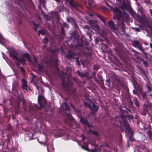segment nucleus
Returning <instances> with one entry per match:
<instances>
[{
	"instance_id": "nucleus-1",
	"label": "nucleus",
	"mask_w": 152,
	"mask_h": 152,
	"mask_svg": "<svg viewBox=\"0 0 152 152\" xmlns=\"http://www.w3.org/2000/svg\"><path fill=\"white\" fill-rule=\"evenodd\" d=\"M22 58H18V59L15 61V63L16 65L19 67L20 65V64H22L23 65L25 64L26 60L24 58L27 59L28 61H30L31 60V57L30 55L28 53H25L22 56Z\"/></svg>"
},
{
	"instance_id": "nucleus-2",
	"label": "nucleus",
	"mask_w": 152,
	"mask_h": 152,
	"mask_svg": "<svg viewBox=\"0 0 152 152\" xmlns=\"http://www.w3.org/2000/svg\"><path fill=\"white\" fill-rule=\"evenodd\" d=\"M132 44L134 47L137 48L141 50L145 56H147V54L143 48L142 47V45L140 44V42L137 40H134L132 41Z\"/></svg>"
},
{
	"instance_id": "nucleus-3",
	"label": "nucleus",
	"mask_w": 152,
	"mask_h": 152,
	"mask_svg": "<svg viewBox=\"0 0 152 152\" xmlns=\"http://www.w3.org/2000/svg\"><path fill=\"white\" fill-rule=\"evenodd\" d=\"M121 118L123 120V123L125 127L126 131L132 133V131L129 126V122L127 121L126 116V115H122L121 116Z\"/></svg>"
},
{
	"instance_id": "nucleus-4",
	"label": "nucleus",
	"mask_w": 152,
	"mask_h": 152,
	"mask_svg": "<svg viewBox=\"0 0 152 152\" xmlns=\"http://www.w3.org/2000/svg\"><path fill=\"white\" fill-rule=\"evenodd\" d=\"M9 56L10 57H11L14 60H15L16 61L18 59V52L15 50L14 49H11L9 50L8 51Z\"/></svg>"
},
{
	"instance_id": "nucleus-5",
	"label": "nucleus",
	"mask_w": 152,
	"mask_h": 152,
	"mask_svg": "<svg viewBox=\"0 0 152 152\" xmlns=\"http://www.w3.org/2000/svg\"><path fill=\"white\" fill-rule=\"evenodd\" d=\"M150 106H152V104H144L142 106L141 112V114L145 116L146 115L148 111V108L149 109V107Z\"/></svg>"
},
{
	"instance_id": "nucleus-6",
	"label": "nucleus",
	"mask_w": 152,
	"mask_h": 152,
	"mask_svg": "<svg viewBox=\"0 0 152 152\" xmlns=\"http://www.w3.org/2000/svg\"><path fill=\"white\" fill-rule=\"evenodd\" d=\"M80 121L81 123L84 125H87L89 129L93 126L92 125H90L88 120L85 118L80 117Z\"/></svg>"
},
{
	"instance_id": "nucleus-7",
	"label": "nucleus",
	"mask_w": 152,
	"mask_h": 152,
	"mask_svg": "<svg viewBox=\"0 0 152 152\" xmlns=\"http://www.w3.org/2000/svg\"><path fill=\"white\" fill-rule=\"evenodd\" d=\"M44 97L43 96L41 95H39L38 97V104L40 106V107H38V108L41 110L42 108L43 107L44 104L42 103L41 100L44 99Z\"/></svg>"
},
{
	"instance_id": "nucleus-8",
	"label": "nucleus",
	"mask_w": 152,
	"mask_h": 152,
	"mask_svg": "<svg viewBox=\"0 0 152 152\" xmlns=\"http://www.w3.org/2000/svg\"><path fill=\"white\" fill-rule=\"evenodd\" d=\"M139 92L141 94L143 100H147L148 99V97L146 94V92L143 91L142 88H140L139 89Z\"/></svg>"
},
{
	"instance_id": "nucleus-9",
	"label": "nucleus",
	"mask_w": 152,
	"mask_h": 152,
	"mask_svg": "<svg viewBox=\"0 0 152 152\" xmlns=\"http://www.w3.org/2000/svg\"><path fill=\"white\" fill-rule=\"evenodd\" d=\"M75 54L71 50H69L68 51V54L66 55V57L67 59H74Z\"/></svg>"
},
{
	"instance_id": "nucleus-10",
	"label": "nucleus",
	"mask_w": 152,
	"mask_h": 152,
	"mask_svg": "<svg viewBox=\"0 0 152 152\" xmlns=\"http://www.w3.org/2000/svg\"><path fill=\"white\" fill-rule=\"evenodd\" d=\"M90 109L92 111V113L94 114H95L96 112L98 111L99 107L94 103H93L92 104V107H91V106Z\"/></svg>"
},
{
	"instance_id": "nucleus-11",
	"label": "nucleus",
	"mask_w": 152,
	"mask_h": 152,
	"mask_svg": "<svg viewBox=\"0 0 152 152\" xmlns=\"http://www.w3.org/2000/svg\"><path fill=\"white\" fill-rule=\"evenodd\" d=\"M69 3L70 5L74 8H77L79 5L75 3L73 0H69L67 1Z\"/></svg>"
},
{
	"instance_id": "nucleus-12",
	"label": "nucleus",
	"mask_w": 152,
	"mask_h": 152,
	"mask_svg": "<svg viewBox=\"0 0 152 152\" xmlns=\"http://www.w3.org/2000/svg\"><path fill=\"white\" fill-rule=\"evenodd\" d=\"M64 106H65V112L68 117H70L71 115L70 114V110L69 107L66 103H64Z\"/></svg>"
},
{
	"instance_id": "nucleus-13",
	"label": "nucleus",
	"mask_w": 152,
	"mask_h": 152,
	"mask_svg": "<svg viewBox=\"0 0 152 152\" xmlns=\"http://www.w3.org/2000/svg\"><path fill=\"white\" fill-rule=\"evenodd\" d=\"M21 81L22 83V88L24 89H25L27 91H28L27 87L28 86L27 85V82L24 79H22Z\"/></svg>"
},
{
	"instance_id": "nucleus-14",
	"label": "nucleus",
	"mask_w": 152,
	"mask_h": 152,
	"mask_svg": "<svg viewBox=\"0 0 152 152\" xmlns=\"http://www.w3.org/2000/svg\"><path fill=\"white\" fill-rule=\"evenodd\" d=\"M145 87L148 88L147 92L150 93L152 91V84L150 82H148L146 84Z\"/></svg>"
},
{
	"instance_id": "nucleus-15",
	"label": "nucleus",
	"mask_w": 152,
	"mask_h": 152,
	"mask_svg": "<svg viewBox=\"0 0 152 152\" xmlns=\"http://www.w3.org/2000/svg\"><path fill=\"white\" fill-rule=\"evenodd\" d=\"M128 102L129 106V107L127 108V107H124V108H126L127 110L132 113L131 110L130 109V107H132L133 106V102L132 101L130 98H129L128 99Z\"/></svg>"
},
{
	"instance_id": "nucleus-16",
	"label": "nucleus",
	"mask_w": 152,
	"mask_h": 152,
	"mask_svg": "<svg viewBox=\"0 0 152 152\" xmlns=\"http://www.w3.org/2000/svg\"><path fill=\"white\" fill-rule=\"evenodd\" d=\"M33 134L31 132H28L26 134V140L27 138V140H32L33 139Z\"/></svg>"
},
{
	"instance_id": "nucleus-17",
	"label": "nucleus",
	"mask_w": 152,
	"mask_h": 152,
	"mask_svg": "<svg viewBox=\"0 0 152 152\" xmlns=\"http://www.w3.org/2000/svg\"><path fill=\"white\" fill-rule=\"evenodd\" d=\"M65 81L62 82L61 85L62 86L64 90L65 91H67L68 90L69 84L68 83H65Z\"/></svg>"
},
{
	"instance_id": "nucleus-18",
	"label": "nucleus",
	"mask_w": 152,
	"mask_h": 152,
	"mask_svg": "<svg viewBox=\"0 0 152 152\" xmlns=\"http://www.w3.org/2000/svg\"><path fill=\"white\" fill-rule=\"evenodd\" d=\"M129 15L126 13L124 12V14H123L121 18H122L124 21H127L129 20Z\"/></svg>"
},
{
	"instance_id": "nucleus-19",
	"label": "nucleus",
	"mask_w": 152,
	"mask_h": 152,
	"mask_svg": "<svg viewBox=\"0 0 152 152\" xmlns=\"http://www.w3.org/2000/svg\"><path fill=\"white\" fill-rule=\"evenodd\" d=\"M108 25L111 29H115V25L114 21L112 20H110V21L108 22Z\"/></svg>"
},
{
	"instance_id": "nucleus-20",
	"label": "nucleus",
	"mask_w": 152,
	"mask_h": 152,
	"mask_svg": "<svg viewBox=\"0 0 152 152\" xmlns=\"http://www.w3.org/2000/svg\"><path fill=\"white\" fill-rule=\"evenodd\" d=\"M89 24L91 26L94 28H96L98 26V25L96 23V22L95 21L90 20L89 21Z\"/></svg>"
},
{
	"instance_id": "nucleus-21",
	"label": "nucleus",
	"mask_w": 152,
	"mask_h": 152,
	"mask_svg": "<svg viewBox=\"0 0 152 152\" xmlns=\"http://www.w3.org/2000/svg\"><path fill=\"white\" fill-rule=\"evenodd\" d=\"M133 100L134 101V103L135 105L136 106L138 107H139L140 105V102L137 98L136 97H134L133 98Z\"/></svg>"
},
{
	"instance_id": "nucleus-22",
	"label": "nucleus",
	"mask_w": 152,
	"mask_h": 152,
	"mask_svg": "<svg viewBox=\"0 0 152 152\" xmlns=\"http://www.w3.org/2000/svg\"><path fill=\"white\" fill-rule=\"evenodd\" d=\"M20 103H18L17 104L15 107V109L16 110V113H20Z\"/></svg>"
},
{
	"instance_id": "nucleus-23",
	"label": "nucleus",
	"mask_w": 152,
	"mask_h": 152,
	"mask_svg": "<svg viewBox=\"0 0 152 152\" xmlns=\"http://www.w3.org/2000/svg\"><path fill=\"white\" fill-rule=\"evenodd\" d=\"M67 21L68 22L71 23L72 25H73L76 22L75 20L72 18H67Z\"/></svg>"
},
{
	"instance_id": "nucleus-24",
	"label": "nucleus",
	"mask_w": 152,
	"mask_h": 152,
	"mask_svg": "<svg viewBox=\"0 0 152 152\" xmlns=\"http://www.w3.org/2000/svg\"><path fill=\"white\" fill-rule=\"evenodd\" d=\"M97 76L98 77V78L99 79V80H99V81H100V82H101V83L102 84V85H104V80L103 79L101 75L99 74L97 75Z\"/></svg>"
},
{
	"instance_id": "nucleus-25",
	"label": "nucleus",
	"mask_w": 152,
	"mask_h": 152,
	"mask_svg": "<svg viewBox=\"0 0 152 152\" xmlns=\"http://www.w3.org/2000/svg\"><path fill=\"white\" fill-rule=\"evenodd\" d=\"M35 107L30 105L29 110V113H34L35 111Z\"/></svg>"
},
{
	"instance_id": "nucleus-26",
	"label": "nucleus",
	"mask_w": 152,
	"mask_h": 152,
	"mask_svg": "<svg viewBox=\"0 0 152 152\" xmlns=\"http://www.w3.org/2000/svg\"><path fill=\"white\" fill-rule=\"evenodd\" d=\"M61 82L65 81V77L64 76V74L63 72H62V74L60 76Z\"/></svg>"
},
{
	"instance_id": "nucleus-27",
	"label": "nucleus",
	"mask_w": 152,
	"mask_h": 152,
	"mask_svg": "<svg viewBox=\"0 0 152 152\" xmlns=\"http://www.w3.org/2000/svg\"><path fill=\"white\" fill-rule=\"evenodd\" d=\"M46 34V32L43 30H39L38 31V34L39 36L40 34L42 35H45Z\"/></svg>"
},
{
	"instance_id": "nucleus-28",
	"label": "nucleus",
	"mask_w": 152,
	"mask_h": 152,
	"mask_svg": "<svg viewBox=\"0 0 152 152\" xmlns=\"http://www.w3.org/2000/svg\"><path fill=\"white\" fill-rule=\"evenodd\" d=\"M32 23L35 26L33 28V29L36 31H37V27H39V25L36 24L33 21H32Z\"/></svg>"
},
{
	"instance_id": "nucleus-29",
	"label": "nucleus",
	"mask_w": 152,
	"mask_h": 152,
	"mask_svg": "<svg viewBox=\"0 0 152 152\" xmlns=\"http://www.w3.org/2000/svg\"><path fill=\"white\" fill-rule=\"evenodd\" d=\"M123 13L120 10L119 12L116 13L115 15H116L117 16L118 18H119L120 19L122 18V16Z\"/></svg>"
},
{
	"instance_id": "nucleus-30",
	"label": "nucleus",
	"mask_w": 152,
	"mask_h": 152,
	"mask_svg": "<svg viewBox=\"0 0 152 152\" xmlns=\"http://www.w3.org/2000/svg\"><path fill=\"white\" fill-rule=\"evenodd\" d=\"M149 138L152 141V132L150 130H149L147 132Z\"/></svg>"
},
{
	"instance_id": "nucleus-31",
	"label": "nucleus",
	"mask_w": 152,
	"mask_h": 152,
	"mask_svg": "<svg viewBox=\"0 0 152 152\" xmlns=\"http://www.w3.org/2000/svg\"><path fill=\"white\" fill-rule=\"evenodd\" d=\"M113 15H114L120 10L118 8L115 7L113 8Z\"/></svg>"
},
{
	"instance_id": "nucleus-32",
	"label": "nucleus",
	"mask_w": 152,
	"mask_h": 152,
	"mask_svg": "<svg viewBox=\"0 0 152 152\" xmlns=\"http://www.w3.org/2000/svg\"><path fill=\"white\" fill-rule=\"evenodd\" d=\"M122 26L121 27V31L124 34L125 32V30L124 27V23L123 22L121 23Z\"/></svg>"
},
{
	"instance_id": "nucleus-33",
	"label": "nucleus",
	"mask_w": 152,
	"mask_h": 152,
	"mask_svg": "<svg viewBox=\"0 0 152 152\" xmlns=\"http://www.w3.org/2000/svg\"><path fill=\"white\" fill-rule=\"evenodd\" d=\"M97 16L101 20V21L102 22L104 21V20H105V19L101 15L98 14L97 15Z\"/></svg>"
},
{
	"instance_id": "nucleus-34",
	"label": "nucleus",
	"mask_w": 152,
	"mask_h": 152,
	"mask_svg": "<svg viewBox=\"0 0 152 152\" xmlns=\"http://www.w3.org/2000/svg\"><path fill=\"white\" fill-rule=\"evenodd\" d=\"M91 104H89L86 102H84V106L85 107H88L90 108L91 107Z\"/></svg>"
},
{
	"instance_id": "nucleus-35",
	"label": "nucleus",
	"mask_w": 152,
	"mask_h": 152,
	"mask_svg": "<svg viewBox=\"0 0 152 152\" xmlns=\"http://www.w3.org/2000/svg\"><path fill=\"white\" fill-rule=\"evenodd\" d=\"M42 41L44 44H47L48 43V39L47 38L45 37L42 40Z\"/></svg>"
},
{
	"instance_id": "nucleus-36",
	"label": "nucleus",
	"mask_w": 152,
	"mask_h": 152,
	"mask_svg": "<svg viewBox=\"0 0 152 152\" xmlns=\"http://www.w3.org/2000/svg\"><path fill=\"white\" fill-rule=\"evenodd\" d=\"M71 92L74 95H76L77 90L75 88H74L72 89L71 90Z\"/></svg>"
},
{
	"instance_id": "nucleus-37",
	"label": "nucleus",
	"mask_w": 152,
	"mask_h": 152,
	"mask_svg": "<svg viewBox=\"0 0 152 152\" xmlns=\"http://www.w3.org/2000/svg\"><path fill=\"white\" fill-rule=\"evenodd\" d=\"M61 33L62 34L65 35V33L64 32V29L63 26H61Z\"/></svg>"
},
{
	"instance_id": "nucleus-38",
	"label": "nucleus",
	"mask_w": 152,
	"mask_h": 152,
	"mask_svg": "<svg viewBox=\"0 0 152 152\" xmlns=\"http://www.w3.org/2000/svg\"><path fill=\"white\" fill-rule=\"evenodd\" d=\"M141 60L143 62V64L144 65L145 67L148 66V63L147 61H145L143 59H141Z\"/></svg>"
},
{
	"instance_id": "nucleus-39",
	"label": "nucleus",
	"mask_w": 152,
	"mask_h": 152,
	"mask_svg": "<svg viewBox=\"0 0 152 152\" xmlns=\"http://www.w3.org/2000/svg\"><path fill=\"white\" fill-rule=\"evenodd\" d=\"M90 131L91 132H92L93 134L95 135H96L97 136H99V134H98V133L95 131H92V130H91V129H90Z\"/></svg>"
},
{
	"instance_id": "nucleus-40",
	"label": "nucleus",
	"mask_w": 152,
	"mask_h": 152,
	"mask_svg": "<svg viewBox=\"0 0 152 152\" xmlns=\"http://www.w3.org/2000/svg\"><path fill=\"white\" fill-rule=\"evenodd\" d=\"M75 59L76 60V62L79 66H80V62L79 60V58L77 57L75 58Z\"/></svg>"
},
{
	"instance_id": "nucleus-41",
	"label": "nucleus",
	"mask_w": 152,
	"mask_h": 152,
	"mask_svg": "<svg viewBox=\"0 0 152 152\" xmlns=\"http://www.w3.org/2000/svg\"><path fill=\"white\" fill-rule=\"evenodd\" d=\"M72 25L73 26L74 28L75 29L77 30L79 28V26L77 24H76V22Z\"/></svg>"
},
{
	"instance_id": "nucleus-42",
	"label": "nucleus",
	"mask_w": 152,
	"mask_h": 152,
	"mask_svg": "<svg viewBox=\"0 0 152 152\" xmlns=\"http://www.w3.org/2000/svg\"><path fill=\"white\" fill-rule=\"evenodd\" d=\"M4 38L0 34V43L2 44V41H4Z\"/></svg>"
},
{
	"instance_id": "nucleus-43",
	"label": "nucleus",
	"mask_w": 152,
	"mask_h": 152,
	"mask_svg": "<svg viewBox=\"0 0 152 152\" xmlns=\"http://www.w3.org/2000/svg\"><path fill=\"white\" fill-rule=\"evenodd\" d=\"M82 148L85 150L89 151L88 147L87 145L82 146Z\"/></svg>"
},
{
	"instance_id": "nucleus-44",
	"label": "nucleus",
	"mask_w": 152,
	"mask_h": 152,
	"mask_svg": "<svg viewBox=\"0 0 152 152\" xmlns=\"http://www.w3.org/2000/svg\"><path fill=\"white\" fill-rule=\"evenodd\" d=\"M105 84L108 87H110V83L109 80L107 79L106 81Z\"/></svg>"
},
{
	"instance_id": "nucleus-45",
	"label": "nucleus",
	"mask_w": 152,
	"mask_h": 152,
	"mask_svg": "<svg viewBox=\"0 0 152 152\" xmlns=\"http://www.w3.org/2000/svg\"><path fill=\"white\" fill-rule=\"evenodd\" d=\"M133 29L135 31L140 32V30L139 28H133Z\"/></svg>"
},
{
	"instance_id": "nucleus-46",
	"label": "nucleus",
	"mask_w": 152,
	"mask_h": 152,
	"mask_svg": "<svg viewBox=\"0 0 152 152\" xmlns=\"http://www.w3.org/2000/svg\"><path fill=\"white\" fill-rule=\"evenodd\" d=\"M134 139L132 137V135L131 134V135L129 137V140L131 142H133L134 141Z\"/></svg>"
},
{
	"instance_id": "nucleus-47",
	"label": "nucleus",
	"mask_w": 152,
	"mask_h": 152,
	"mask_svg": "<svg viewBox=\"0 0 152 152\" xmlns=\"http://www.w3.org/2000/svg\"><path fill=\"white\" fill-rule=\"evenodd\" d=\"M38 69L39 71H41L43 69V66L40 64H38Z\"/></svg>"
},
{
	"instance_id": "nucleus-48",
	"label": "nucleus",
	"mask_w": 152,
	"mask_h": 152,
	"mask_svg": "<svg viewBox=\"0 0 152 152\" xmlns=\"http://www.w3.org/2000/svg\"><path fill=\"white\" fill-rule=\"evenodd\" d=\"M31 81H33L34 84L35 86H37L38 85V83L37 82L35 81L33 79H32V80Z\"/></svg>"
},
{
	"instance_id": "nucleus-49",
	"label": "nucleus",
	"mask_w": 152,
	"mask_h": 152,
	"mask_svg": "<svg viewBox=\"0 0 152 152\" xmlns=\"http://www.w3.org/2000/svg\"><path fill=\"white\" fill-rule=\"evenodd\" d=\"M4 142L2 141H1L0 142V146L2 147V148H4Z\"/></svg>"
},
{
	"instance_id": "nucleus-50",
	"label": "nucleus",
	"mask_w": 152,
	"mask_h": 152,
	"mask_svg": "<svg viewBox=\"0 0 152 152\" xmlns=\"http://www.w3.org/2000/svg\"><path fill=\"white\" fill-rule=\"evenodd\" d=\"M20 69L21 72H23V73H24L25 72V71L23 67H20Z\"/></svg>"
},
{
	"instance_id": "nucleus-51",
	"label": "nucleus",
	"mask_w": 152,
	"mask_h": 152,
	"mask_svg": "<svg viewBox=\"0 0 152 152\" xmlns=\"http://www.w3.org/2000/svg\"><path fill=\"white\" fill-rule=\"evenodd\" d=\"M113 19H114L116 20V19L119 20L120 18H118V17L116 15H114Z\"/></svg>"
},
{
	"instance_id": "nucleus-52",
	"label": "nucleus",
	"mask_w": 152,
	"mask_h": 152,
	"mask_svg": "<svg viewBox=\"0 0 152 152\" xmlns=\"http://www.w3.org/2000/svg\"><path fill=\"white\" fill-rule=\"evenodd\" d=\"M94 80L98 84H99V80H98L97 78L96 77L94 78Z\"/></svg>"
},
{
	"instance_id": "nucleus-53",
	"label": "nucleus",
	"mask_w": 152,
	"mask_h": 152,
	"mask_svg": "<svg viewBox=\"0 0 152 152\" xmlns=\"http://www.w3.org/2000/svg\"><path fill=\"white\" fill-rule=\"evenodd\" d=\"M70 106L73 108L74 110H75V108L74 106L71 103H70Z\"/></svg>"
},
{
	"instance_id": "nucleus-54",
	"label": "nucleus",
	"mask_w": 152,
	"mask_h": 152,
	"mask_svg": "<svg viewBox=\"0 0 152 152\" xmlns=\"http://www.w3.org/2000/svg\"><path fill=\"white\" fill-rule=\"evenodd\" d=\"M70 106L73 108L74 110H75V108L74 106L71 103H70Z\"/></svg>"
},
{
	"instance_id": "nucleus-55",
	"label": "nucleus",
	"mask_w": 152,
	"mask_h": 152,
	"mask_svg": "<svg viewBox=\"0 0 152 152\" xmlns=\"http://www.w3.org/2000/svg\"><path fill=\"white\" fill-rule=\"evenodd\" d=\"M149 27L151 31L152 32V24L149 25Z\"/></svg>"
},
{
	"instance_id": "nucleus-56",
	"label": "nucleus",
	"mask_w": 152,
	"mask_h": 152,
	"mask_svg": "<svg viewBox=\"0 0 152 152\" xmlns=\"http://www.w3.org/2000/svg\"><path fill=\"white\" fill-rule=\"evenodd\" d=\"M63 26L65 27H66L67 26H68V25L66 23H63Z\"/></svg>"
},
{
	"instance_id": "nucleus-57",
	"label": "nucleus",
	"mask_w": 152,
	"mask_h": 152,
	"mask_svg": "<svg viewBox=\"0 0 152 152\" xmlns=\"http://www.w3.org/2000/svg\"><path fill=\"white\" fill-rule=\"evenodd\" d=\"M81 73L80 72L79 70H77V74L79 75V76H80V75Z\"/></svg>"
},
{
	"instance_id": "nucleus-58",
	"label": "nucleus",
	"mask_w": 152,
	"mask_h": 152,
	"mask_svg": "<svg viewBox=\"0 0 152 152\" xmlns=\"http://www.w3.org/2000/svg\"><path fill=\"white\" fill-rule=\"evenodd\" d=\"M83 77H87L88 76V73H83Z\"/></svg>"
},
{
	"instance_id": "nucleus-59",
	"label": "nucleus",
	"mask_w": 152,
	"mask_h": 152,
	"mask_svg": "<svg viewBox=\"0 0 152 152\" xmlns=\"http://www.w3.org/2000/svg\"><path fill=\"white\" fill-rule=\"evenodd\" d=\"M85 28H88V29H89L90 27L88 25H85Z\"/></svg>"
},
{
	"instance_id": "nucleus-60",
	"label": "nucleus",
	"mask_w": 152,
	"mask_h": 152,
	"mask_svg": "<svg viewBox=\"0 0 152 152\" xmlns=\"http://www.w3.org/2000/svg\"><path fill=\"white\" fill-rule=\"evenodd\" d=\"M102 22L103 23H104V24L105 26H107V24L106 22L105 21V20H104V21Z\"/></svg>"
},
{
	"instance_id": "nucleus-61",
	"label": "nucleus",
	"mask_w": 152,
	"mask_h": 152,
	"mask_svg": "<svg viewBox=\"0 0 152 152\" xmlns=\"http://www.w3.org/2000/svg\"><path fill=\"white\" fill-rule=\"evenodd\" d=\"M37 88V90H39V86H38V85L37 86H35Z\"/></svg>"
},
{
	"instance_id": "nucleus-62",
	"label": "nucleus",
	"mask_w": 152,
	"mask_h": 152,
	"mask_svg": "<svg viewBox=\"0 0 152 152\" xmlns=\"http://www.w3.org/2000/svg\"><path fill=\"white\" fill-rule=\"evenodd\" d=\"M151 14V15L152 16V9H150L149 10Z\"/></svg>"
},
{
	"instance_id": "nucleus-63",
	"label": "nucleus",
	"mask_w": 152,
	"mask_h": 152,
	"mask_svg": "<svg viewBox=\"0 0 152 152\" xmlns=\"http://www.w3.org/2000/svg\"><path fill=\"white\" fill-rule=\"evenodd\" d=\"M25 103H26V101H24V100L23 101V106H24L25 104Z\"/></svg>"
},
{
	"instance_id": "nucleus-64",
	"label": "nucleus",
	"mask_w": 152,
	"mask_h": 152,
	"mask_svg": "<svg viewBox=\"0 0 152 152\" xmlns=\"http://www.w3.org/2000/svg\"><path fill=\"white\" fill-rule=\"evenodd\" d=\"M149 110L151 111H152V106H150V107H149Z\"/></svg>"
}]
</instances>
